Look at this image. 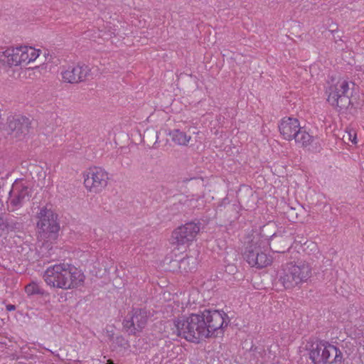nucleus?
Segmentation results:
<instances>
[{
  "label": "nucleus",
  "mask_w": 364,
  "mask_h": 364,
  "mask_svg": "<svg viewBox=\"0 0 364 364\" xmlns=\"http://www.w3.org/2000/svg\"><path fill=\"white\" fill-rule=\"evenodd\" d=\"M46 283L55 288L71 289L84 283L83 272L68 263H60L47 268L43 274Z\"/></svg>",
  "instance_id": "1"
},
{
  "label": "nucleus",
  "mask_w": 364,
  "mask_h": 364,
  "mask_svg": "<svg viewBox=\"0 0 364 364\" xmlns=\"http://www.w3.org/2000/svg\"><path fill=\"white\" fill-rule=\"evenodd\" d=\"M205 318L201 314H191L188 316L179 317L173 321V333L186 341L198 343L208 338V328H205Z\"/></svg>",
  "instance_id": "2"
},
{
  "label": "nucleus",
  "mask_w": 364,
  "mask_h": 364,
  "mask_svg": "<svg viewBox=\"0 0 364 364\" xmlns=\"http://www.w3.org/2000/svg\"><path fill=\"white\" fill-rule=\"evenodd\" d=\"M311 275L312 269L306 262H290L282 265L277 272L276 281L284 289H291L306 282Z\"/></svg>",
  "instance_id": "3"
},
{
  "label": "nucleus",
  "mask_w": 364,
  "mask_h": 364,
  "mask_svg": "<svg viewBox=\"0 0 364 364\" xmlns=\"http://www.w3.org/2000/svg\"><path fill=\"white\" fill-rule=\"evenodd\" d=\"M326 88L328 95L327 100L333 107H338L341 110L348 109L350 105V99L348 95L349 83L345 80H339L335 82L334 79Z\"/></svg>",
  "instance_id": "4"
},
{
  "label": "nucleus",
  "mask_w": 364,
  "mask_h": 364,
  "mask_svg": "<svg viewBox=\"0 0 364 364\" xmlns=\"http://www.w3.org/2000/svg\"><path fill=\"white\" fill-rule=\"evenodd\" d=\"M38 218L37 228L40 237L47 241L56 240L60 230L58 215L51 210L43 208L38 213Z\"/></svg>",
  "instance_id": "5"
},
{
  "label": "nucleus",
  "mask_w": 364,
  "mask_h": 364,
  "mask_svg": "<svg viewBox=\"0 0 364 364\" xmlns=\"http://www.w3.org/2000/svg\"><path fill=\"white\" fill-rule=\"evenodd\" d=\"M205 318V328H208V338L218 337L223 335L230 319L223 311L205 309L203 312Z\"/></svg>",
  "instance_id": "6"
},
{
  "label": "nucleus",
  "mask_w": 364,
  "mask_h": 364,
  "mask_svg": "<svg viewBox=\"0 0 364 364\" xmlns=\"http://www.w3.org/2000/svg\"><path fill=\"white\" fill-rule=\"evenodd\" d=\"M200 221H191L175 229L171 235V243L177 246L184 245L192 242L200 230Z\"/></svg>",
  "instance_id": "7"
},
{
  "label": "nucleus",
  "mask_w": 364,
  "mask_h": 364,
  "mask_svg": "<svg viewBox=\"0 0 364 364\" xmlns=\"http://www.w3.org/2000/svg\"><path fill=\"white\" fill-rule=\"evenodd\" d=\"M31 121L22 115L9 116L7 118L6 131L11 138L23 139L30 132Z\"/></svg>",
  "instance_id": "8"
},
{
  "label": "nucleus",
  "mask_w": 364,
  "mask_h": 364,
  "mask_svg": "<svg viewBox=\"0 0 364 364\" xmlns=\"http://www.w3.org/2000/svg\"><path fill=\"white\" fill-rule=\"evenodd\" d=\"M84 184L90 192L97 193L107 186L109 174L100 167L90 168L84 174Z\"/></svg>",
  "instance_id": "9"
},
{
  "label": "nucleus",
  "mask_w": 364,
  "mask_h": 364,
  "mask_svg": "<svg viewBox=\"0 0 364 364\" xmlns=\"http://www.w3.org/2000/svg\"><path fill=\"white\" fill-rule=\"evenodd\" d=\"M243 257L252 267L261 269L272 263V259L264 253L258 245L257 241L252 240L245 247Z\"/></svg>",
  "instance_id": "10"
},
{
  "label": "nucleus",
  "mask_w": 364,
  "mask_h": 364,
  "mask_svg": "<svg viewBox=\"0 0 364 364\" xmlns=\"http://www.w3.org/2000/svg\"><path fill=\"white\" fill-rule=\"evenodd\" d=\"M148 321V313L144 309H133L129 317L123 321V327L129 335H136L146 326Z\"/></svg>",
  "instance_id": "11"
},
{
  "label": "nucleus",
  "mask_w": 364,
  "mask_h": 364,
  "mask_svg": "<svg viewBox=\"0 0 364 364\" xmlns=\"http://www.w3.org/2000/svg\"><path fill=\"white\" fill-rule=\"evenodd\" d=\"M90 75L91 69L85 63L70 65L61 72L63 81L71 84L84 82Z\"/></svg>",
  "instance_id": "12"
},
{
  "label": "nucleus",
  "mask_w": 364,
  "mask_h": 364,
  "mask_svg": "<svg viewBox=\"0 0 364 364\" xmlns=\"http://www.w3.org/2000/svg\"><path fill=\"white\" fill-rule=\"evenodd\" d=\"M9 195V202L11 208L9 211H14L16 208L22 206L26 200H29L31 190L22 180H16Z\"/></svg>",
  "instance_id": "13"
},
{
  "label": "nucleus",
  "mask_w": 364,
  "mask_h": 364,
  "mask_svg": "<svg viewBox=\"0 0 364 364\" xmlns=\"http://www.w3.org/2000/svg\"><path fill=\"white\" fill-rule=\"evenodd\" d=\"M333 353V345L321 341L312 343L309 358L314 364H326L327 358Z\"/></svg>",
  "instance_id": "14"
},
{
  "label": "nucleus",
  "mask_w": 364,
  "mask_h": 364,
  "mask_svg": "<svg viewBox=\"0 0 364 364\" xmlns=\"http://www.w3.org/2000/svg\"><path fill=\"white\" fill-rule=\"evenodd\" d=\"M293 242V237L287 233L272 235L269 240L270 249L274 252L284 253L291 247Z\"/></svg>",
  "instance_id": "15"
},
{
  "label": "nucleus",
  "mask_w": 364,
  "mask_h": 364,
  "mask_svg": "<svg viewBox=\"0 0 364 364\" xmlns=\"http://www.w3.org/2000/svg\"><path fill=\"white\" fill-rule=\"evenodd\" d=\"M22 47L11 48L3 51L0 60L9 67L21 65L23 63Z\"/></svg>",
  "instance_id": "16"
},
{
  "label": "nucleus",
  "mask_w": 364,
  "mask_h": 364,
  "mask_svg": "<svg viewBox=\"0 0 364 364\" xmlns=\"http://www.w3.org/2000/svg\"><path fill=\"white\" fill-rule=\"evenodd\" d=\"M300 128L299 120L296 118L287 117L282 119L279 129L280 134L284 139L291 141L294 138V132H297V129Z\"/></svg>",
  "instance_id": "17"
},
{
  "label": "nucleus",
  "mask_w": 364,
  "mask_h": 364,
  "mask_svg": "<svg viewBox=\"0 0 364 364\" xmlns=\"http://www.w3.org/2000/svg\"><path fill=\"white\" fill-rule=\"evenodd\" d=\"M217 213L227 218L228 222H232L238 216L237 206L235 204L227 203L218 207Z\"/></svg>",
  "instance_id": "18"
},
{
  "label": "nucleus",
  "mask_w": 364,
  "mask_h": 364,
  "mask_svg": "<svg viewBox=\"0 0 364 364\" xmlns=\"http://www.w3.org/2000/svg\"><path fill=\"white\" fill-rule=\"evenodd\" d=\"M6 225V227L4 228V232H22L24 228V223L21 219H16L13 215H10Z\"/></svg>",
  "instance_id": "19"
},
{
  "label": "nucleus",
  "mask_w": 364,
  "mask_h": 364,
  "mask_svg": "<svg viewBox=\"0 0 364 364\" xmlns=\"http://www.w3.org/2000/svg\"><path fill=\"white\" fill-rule=\"evenodd\" d=\"M171 140L178 145L186 146L191 140V136L179 129H173L169 132Z\"/></svg>",
  "instance_id": "20"
},
{
  "label": "nucleus",
  "mask_w": 364,
  "mask_h": 364,
  "mask_svg": "<svg viewBox=\"0 0 364 364\" xmlns=\"http://www.w3.org/2000/svg\"><path fill=\"white\" fill-rule=\"evenodd\" d=\"M159 132L153 129H147L144 133L143 141L147 146L154 147V145L159 142Z\"/></svg>",
  "instance_id": "21"
},
{
  "label": "nucleus",
  "mask_w": 364,
  "mask_h": 364,
  "mask_svg": "<svg viewBox=\"0 0 364 364\" xmlns=\"http://www.w3.org/2000/svg\"><path fill=\"white\" fill-rule=\"evenodd\" d=\"M23 63L28 64L31 61L35 60L41 52L40 50H36L32 47L23 46Z\"/></svg>",
  "instance_id": "22"
},
{
  "label": "nucleus",
  "mask_w": 364,
  "mask_h": 364,
  "mask_svg": "<svg viewBox=\"0 0 364 364\" xmlns=\"http://www.w3.org/2000/svg\"><path fill=\"white\" fill-rule=\"evenodd\" d=\"M294 139L295 142L301 144L302 146H307L312 140V136L306 131L302 130L301 127L297 129V132H294Z\"/></svg>",
  "instance_id": "23"
},
{
  "label": "nucleus",
  "mask_w": 364,
  "mask_h": 364,
  "mask_svg": "<svg viewBox=\"0 0 364 364\" xmlns=\"http://www.w3.org/2000/svg\"><path fill=\"white\" fill-rule=\"evenodd\" d=\"M333 350L334 351L333 355H330L327 358L328 362L326 364H343L344 359L341 350L333 345Z\"/></svg>",
  "instance_id": "24"
},
{
  "label": "nucleus",
  "mask_w": 364,
  "mask_h": 364,
  "mask_svg": "<svg viewBox=\"0 0 364 364\" xmlns=\"http://www.w3.org/2000/svg\"><path fill=\"white\" fill-rule=\"evenodd\" d=\"M179 269L186 272H192L196 269V262L193 257H183L179 262Z\"/></svg>",
  "instance_id": "25"
},
{
  "label": "nucleus",
  "mask_w": 364,
  "mask_h": 364,
  "mask_svg": "<svg viewBox=\"0 0 364 364\" xmlns=\"http://www.w3.org/2000/svg\"><path fill=\"white\" fill-rule=\"evenodd\" d=\"M25 291L28 296H33L36 294L43 295L45 293L44 290L35 282H31L27 284L25 287Z\"/></svg>",
  "instance_id": "26"
},
{
  "label": "nucleus",
  "mask_w": 364,
  "mask_h": 364,
  "mask_svg": "<svg viewBox=\"0 0 364 364\" xmlns=\"http://www.w3.org/2000/svg\"><path fill=\"white\" fill-rule=\"evenodd\" d=\"M343 139L346 140H348L353 144L357 143L356 133L354 130H350L348 132H346V134L343 135Z\"/></svg>",
  "instance_id": "27"
},
{
  "label": "nucleus",
  "mask_w": 364,
  "mask_h": 364,
  "mask_svg": "<svg viewBox=\"0 0 364 364\" xmlns=\"http://www.w3.org/2000/svg\"><path fill=\"white\" fill-rule=\"evenodd\" d=\"M9 215L0 212V230L4 232Z\"/></svg>",
  "instance_id": "28"
},
{
  "label": "nucleus",
  "mask_w": 364,
  "mask_h": 364,
  "mask_svg": "<svg viewBox=\"0 0 364 364\" xmlns=\"http://www.w3.org/2000/svg\"><path fill=\"white\" fill-rule=\"evenodd\" d=\"M115 342L118 346L125 348L127 344V341L124 339V338L122 336H117L115 338Z\"/></svg>",
  "instance_id": "29"
},
{
  "label": "nucleus",
  "mask_w": 364,
  "mask_h": 364,
  "mask_svg": "<svg viewBox=\"0 0 364 364\" xmlns=\"http://www.w3.org/2000/svg\"><path fill=\"white\" fill-rule=\"evenodd\" d=\"M237 271V267L235 264H228L225 267V272L229 274H235Z\"/></svg>",
  "instance_id": "30"
},
{
  "label": "nucleus",
  "mask_w": 364,
  "mask_h": 364,
  "mask_svg": "<svg viewBox=\"0 0 364 364\" xmlns=\"http://www.w3.org/2000/svg\"><path fill=\"white\" fill-rule=\"evenodd\" d=\"M328 31L332 34H336V33H338V25L336 23H332L331 24L329 25Z\"/></svg>",
  "instance_id": "31"
},
{
  "label": "nucleus",
  "mask_w": 364,
  "mask_h": 364,
  "mask_svg": "<svg viewBox=\"0 0 364 364\" xmlns=\"http://www.w3.org/2000/svg\"><path fill=\"white\" fill-rule=\"evenodd\" d=\"M333 38H334L336 43H338V41L343 42L342 36H340V35L336 36V34H333Z\"/></svg>",
  "instance_id": "32"
},
{
  "label": "nucleus",
  "mask_w": 364,
  "mask_h": 364,
  "mask_svg": "<svg viewBox=\"0 0 364 364\" xmlns=\"http://www.w3.org/2000/svg\"><path fill=\"white\" fill-rule=\"evenodd\" d=\"M6 309L8 311H14L16 309V306L14 304H7L6 306Z\"/></svg>",
  "instance_id": "33"
},
{
  "label": "nucleus",
  "mask_w": 364,
  "mask_h": 364,
  "mask_svg": "<svg viewBox=\"0 0 364 364\" xmlns=\"http://www.w3.org/2000/svg\"><path fill=\"white\" fill-rule=\"evenodd\" d=\"M107 364H114L112 360H108Z\"/></svg>",
  "instance_id": "34"
}]
</instances>
